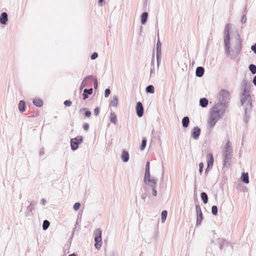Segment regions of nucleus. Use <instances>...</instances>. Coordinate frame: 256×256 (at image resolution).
<instances>
[{
    "mask_svg": "<svg viewBox=\"0 0 256 256\" xmlns=\"http://www.w3.org/2000/svg\"><path fill=\"white\" fill-rule=\"evenodd\" d=\"M220 96V102L210 109L208 123L211 128L214 127L218 120L224 116L230 100V94L227 90H222Z\"/></svg>",
    "mask_w": 256,
    "mask_h": 256,
    "instance_id": "obj_1",
    "label": "nucleus"
},
{
    "mask_svg": "<svg viewBox=\"0 0 256 256\" xmlns=\"http://www.w3.org/2000/svg\"><path fill=\"white\" fill-rule=\"evenodd\" d=\"M231 24H226L224 30V51L227 56L230 57V58H232V54L230 53V31L231 30Z\"/></svg>",
    "mask_w": 256,
    "mask_h": 256,
    "instance_id": "obj_2",
    "label": "nucleus"
},
{
    "mask_svg": "<svg viewBox=\"0 0 256 256\" xmlns=\"http://www.w3.org/2000/svg\"><path fill=\"white\" fill-rule=\"evenodd\" d=\"M240 104L244 106V111H250L252 109V99L250 93H242L240 94Z\"/></svg>",
    "mask_w": 256,
    "mask_h": 256,
    "instance_id": "obj_3",
    "label": "nucleus"
},
{
    "mask_svg": "<svg viewBox=\"0 0 256 256\" xmlns=\"http://www.w3.org/2000/svg\"><path fill=\"white\" fill-rule=\"evenodd\" d=\"M202 148H203V147ZM202 156H206L207 158V167L204 172L205 174L206 175L208 173L210 170L212 168L214 162V156L212 153L208 152L207 149H202Z\"/></svg>",
    "mask_w": 256,
    "mask_h": 256,
    "instance_id": "obj_4",
    "label": "nucleus"
},
{
    "mask_svg": "<svg viewBox=\"0 0 256 256\" xmlns=\"http://www.w3.org/2000/svg\"><path fill=\"white\" fill-rule=\"evenodd\" d=\"M94 247L99 250L102 245V231L100 228L96 229L94 232Z\"/></svg>",
    "mask_w": 256,
    "mask_h": 256,
    "instance_id": "obj_5",
    "label": "nucleus"
},
{
    "mask_svg": "<svg viewBox=\"0 0 256 256\" xmlns=\"http://www.w3.org/2000/svg\"><path fill=\"white\" fill-rule=\"evenodd\" d=\"M82 142L83 138L80 136L71 138L70 140V144L72 150L74 151L76 150L78 148L79 144L82 143Z\"/></svg>",
    "mask_w": 256,
    "mask_h": 256,
    "instance_id": "obj_6",
    "label": "nucleus"
},
{
    "mask_svg": "<svg viewBox=\"0 0 256 256\" xmlns=\"http://www.w3.org/2000/svg\"><path fill=\"white\" fill-rule=\"evenodd\" d=\"M144 182L146 185L151 184H156V182H158V180L156 178L150 177V170H145Z\"/></svg>",
    "mask_w": 256,
    "mask_h": 256,
    "instance_id": "obj_7",
    "label": "nucleus"
},
{
    "mask_svg": "<svg viewBox=\"0 0 256 256\" xmlns=\"http://www.w3.org/2000/svg\"><path fill=\"white\" fill-rule=\"evenodd\" d=\"M156 55L158 69L162 60V44L159 39L158 40L156 44Z\"/></svg>",
    "mask_w": 256,
    "mask_h": 256,
    "instance_id": "obj_8",
    "label": "nucleus"
},
{
    "mask_svg": "<svg viewBox=\"0 0 256 256\" xmlns=\"http://www.w3.org/2000/svg\"><path fill=\"white\" fill-rule=\"evenodd\" d=\"M196 226H199L203 220V214L200 206L198 204L196 205Z\"/></svg>",
    "mask_w": 256,
    "mask_h": 256,
    "instance_id": "obj_9",
    "label": "nucleus"
},
{
    "mask_svg": "<svg viewBox=\"0 0 256 256\" xmlns=\"http://www.w3.org/2000/svg\"><path fill=\"white\" fill-rule=\"evenodd\" d=\"M36 204V202L34 200L30 202V204L26 207V212H25L26 217H30L32 215V210L35 209Z\"/></svg>",
    "mask_w": 256,
    "mask_h": 256,
    "instance_id": "obj_10",
    "label": "nucleus"
},
{
    "mask_svg": "<svg viewBox=\"0 0 256 256\" xmlns=\"http://www.w3.org/2000/svg\"><path fill=\"white\" fill-rule=\"evenodd\" d=\"M242 93H250L251 83L248 80L244 79L242 82Z\"/></svg>",
    "mask_w": 256,
    "mask_h": 256,
    "instance_id": "obj_11",
    "label": "nucleus"
},
{
    "mask_svg": "<svg viewBox=\"0 0 256 256\" xmlns=\"http://www.w3.org/2000/svg\"><path fill=\"white\" fill-rule=\"evenodd\" d=\"M232 153H227L223 152L222 155L224 156L223 165L224 166H227L230 164V161L232 157Z\"/></svg>",
    "mask_w": 256,
    "mask_h": 256,
    "instance_id": "obj_12",
    "label": "nucleus"
},
{
    "mask_svg": "<svg viewBox=\"0 0 256 256\" xmlns=\"http://www.w3.org/2000/svg\"><path fill=\"white\" fill-rule=\"evenodd\" d=\"M136 114L139 118H140L143 116L144 110L142 104L140 102H138L136 103Z\"/></svg>",
    "mask_w": 256,
    "mask_h": 256,
    "instance_id": "obj_13",
    "label": "nucleus"
},
{
    "mask_svg": "<svg viewBox=\"0 0 256 256\" xmlns=\"http://www.w3.org/2000/svg\"><path fill=\"white\" fill-rule=\"evenodd\" d=\"M238 40L236 42V44L234 47V49H235L234 52H236V56H238L240 54V53L242 50V42L240 40V36L238 34Z\"/></svg>",
    "mask_w": 256,
    "mask_h": 256,
    "instance_id": "obj_14",
    "label": "nucleus"
},
{
    "mask_svg": "<svg viewBox=\"0 0 256 256\" xmlns=\"http://www.w3.org/2000/svg\"><path fill=\"white\" fill-rule=\"evenodd\" d=\"M200 128L198 126H195L192 130L191 136L194 139L197 140L200 137Z\"/></svg>",
    "mask_w": 256,
    "mask_h": 256,
    "instance_id": "obj_15",
    "label": "nucleus"
},
{
    "mask_svg": "<svg viewBox=\"0 0 256 256\" xmlns=\"http://www.w3.org/2000/svg\"><path fill=\"white\" fill-rule=\"evenodd\" d=\"M8 15L6 12H3L0 16V23L2 25H6L8 22Z\"/></svg>",
    "mask_w": 256,
    "mask_h": 256,
    "instance_id": "obj_16",
    "label": "nucleus"
},
{
    "mask_svg": "<svg viewBox=\"0 0 256 256\" xmlns=\"http://www.w3.org/2000/svg\"><path fill=\"white\" fill-rule=\"evenodd\" d=\"M121 158L123 162H127L130 158L128 152L125 150H123L121 154Z\"/></svg>",
    "mask_w": 256,
    "mask_h": 256,
    "instance_id": "obj_17",
    "label": "nucleus"
},
{
    "mask_svg": "<svg viewBox=\"0 0 256 256\" xmlns=\"http://www.w3.org/2000/svg\"><path fill=\"white\" fill-rule=\"evenodd\" d=\"M223 152H227L228 154L232 153V148L230 140L227 141L226 142L224 147Z\"/></svg>",
    "mask_w": 256,
    "mask_h": 256,
    "instance_id": "obj_18",
    "label": "nucleus"
},
{
    "mask_svg": "<svg viewBox=\"0 0 256 256\" xmlns=\"http://www.w3.org/2000/svg\"><path fill=\"white\" fill-rule=\"evenodd\" d=\"M92 88H90L89 89L85 88L84 90V93L82 94V99L84 100H86L88 98L89 95H90L92 94Z\"/></svg>",
    "mask_w": 256,
    "mask_h": 256,
    "instance_id": "obj_19",
    "label": "nucleus"
},
{
    "mask_svg": "<svg viewBox=\"0 0 256 256\" xmlns=\"http://www.w3.org/2000/svg\"><path fill=\"white\" fill-rule=\"evenodd\" d=\"M93 78V76L91 75H89L86 76L82 81V84H80V90L82 91L84 87H85L87 85L88 81L92 80Z\"/></svg>",
    "mask_w": 256,
    "mask_h": 256,
    "instance_id": "obj_20",
    "label": "nucleus"
},
{
    "mask_svg": "<svg viewBox=\"0 0 256 256\" xmlns=\"http://www.w3.org/2000/svg\"><path fill=\"white\" fill-rule=\"evenodd\" d=\"M241 181L245 184L249 183V176L248 172H243L242 174L240 177Z\"/></svg>",
    "mask_w": 256,
    "mask_h": 256,
    "instance_id": "obj_21",
    "label": "nucleus"
},
{
    "mask_svg": "<svg viewBox=\"0 0 256 256\" xmlns=\"http://www.w3.org/2000/svg\"><path fill=\"white\" fill-rule=\"evenodd\" d=\"M218 243L220 245V249L222 250L224 247L227 246L228 242L224 238H219L218 240Z\"/></svg>",
    "mask_w": 256,
    "mask_h": 256,
    "instance_id": "obj_22",
    "label": "nucleus"
},
{
    "mask_svg": "<svg viewBox=\"0 0 256 256\" xmlns=\"http://www.w3.org/2000/svg\"><path fill=\"white\" fill-rule=\"evenodd\" d=\"M204 72V68L202 66H198L196 70V75L197 77L201 78Z\"/></svg>",
    "mask_w": 256,
    "mask_h": 256,
    "instance_id": "obj_23",
    "label": "nucleus"
},
{
    "mask_svg": "<svg viewBox=\"0 0 256 256\" xmlns=\"http://www.w3.org/2000/svg\"><path fill=\"white\" fill-rule=\"evenodd\" d=\"M148 13L146 12H143L140 16V22L143 25L145 24L148 21Z\"/></svg>",
    "mask_w": 256,
    "mask_h": 256,
    "instance_id": "obj_24",
    "label": "nucleus"
},
{
    "mask_svg": "<svg viewBox=\"0 0 256 256\" xmlns=\"http://www.w3.org/2000/svg\"><path fill=\"white\" fill-rule=\"evenodd\" d=\"M32 103L36 106L40 108L43 105V101L40 98H36L33 99Z\"/></svg>",
    "mask_w": 256,
    "mask_h": 256,
    "instance_id": "obj_25",
    "label": "nucleus"
},
{
    "mask_svg": "<svg viewBox=\"0 0 256 256\" xmlns=\"http://www.w3.org/2000/svg\"><path fill=\"white\" fill-rule=\"evenodd\" d=\"M18 110L21 112H24L26 111V102L24 100H21L20 101L18 106Z\"/></svg>",
    "mask_w": 256,
    "mask_h": 256,
    "instance_id": "obj_26",
    "label": "nucleus"
},
{
    "mask_svg": "<svg viewBox=\"0 0 256 256\" xmlns=\"http://www.w3.org/2000/svg\"><path fill=\"white\" fill-rule=\"evenodd\" d=\"M208 103V100L206 98H201L200 100V106L202 108H206Z\"/></svg>",
    "mask_w": 256,
    "mask_h": 256,
    "instance_id": "obj_27",
    "label": "nucleus"
},
{
    "mask_svg": "<svg viewBox=\"0 0 256 256\" xmlns=\"http://www.w3.org/2000/svg\"><path fill=\"white\" fill-rule=\"evenodd\" d=\"M190 124V119L188 116H186L182 119V125L184 128H187Z\"/></svg>",
    "mask_w": 256,
    "mask_h": 256,
    "instance_id": "obj_28",
    "label": "nucleus"
},
{
    "mask_svg": "<svg viewBox=\"0 0 256 256\" xmlns=\"http://www.w3.org/2000/svg\"><path fill=\"white\" fill-rule=\"evenodd\" d=\"M157 182H156V184H148L149 186L152 188V195L154 197L157 196V190L156 189L157 186Z\"/></svg>",
    "mask_w": 256,
    "mask_h": 256,
    "instance_id": "obj_29",
    "label": "nucleus"
},
{
    "mask_svg": "<svg viewBox=\"0 0 256 256\" xmlns=\"http://www.w3.org/2000/svg\"><path fill=\"white\" fill-rule=\"evenodd\" d=\"M118 103V97L116 96H114L113 97L112 100L110 103V106L116 107L117 106Z\"/></svg>",
    "mask_w": 256,
    "mask_h": 256,
    "instance_id": "obj_30",
    "label": "nucleus"
},
{
    "mask_svg": "<svg viewBox=\"0 0 256 256\" xmlns=\"http://www.w3.org/2000/svg\"><path fill=\"white\" fill-rule=\"evenodd\" d=\"M201 199L204 204H206L208 202V196L206 192H202L200 194Z\"/></svg>",
    "mask_w": 256,
    "mask_h": 256,
    "instance_id": "obj_31",
    "label": "nucleus"
},
{
    "mask_svg": "<svg viewBox=\"0 0 256 256\" xmlns=\"http://www.w3.org/2000/svg\"><path fill=\"white\" fill-rule=\"evenodd\" d=\"M110 122L114 124H116L117 121V117L114 112H111L110 117Z\"/></svg>",
    "mask_w": 256,
    "mask_h": 256,
    "instance_id": "obj_32",
    "label": "nucleus"
},
{
    "mask_svg": "<svg viewBox=\"0 0 256 256\" xmlns=\"http://www.w3.org/2000/svg\"><path fill=\"white\" fill-rule=\"evenodd\" d=\"M146 92L148 94H153L154 92V88L152 85H148L146 88Z\"/></svg>",
    "mask_w": 256,
    "mask_h": 256,
    "instance_id": "obj_33",
    "label": "nucleus"
},
{
    "mask_svg": "<svg viewBox=\"0 0 256 256\" xmlns=\"http://www.w3.org/2000/svg\"><path fill=\"white\" fill-rule=\"evenodd\" d=\"M154 57V56H153V57L152 59V62H151V68L150 70V76H152L155 73Z\"/></svg>",
    "mask_w": 256,
    "mask_h": 256,
    "instance_id": "obj_34",
    "label": "nucleus"
},
{
    "mask_svg": "<svg viewBox=\"0 0 256 256\" xmlns=\"http://www.w3.org/2000/svg\"><path fill=\"white\" fill-rule=\"evenodd\" d=\"M168 215V212L166 210H164L162 211L161 214V221L162 222H164L166 218Z\"/></svg>",
    "mask_w": 256,
    "mask_h": 256,
    "instance_id": "obj_35",
    "label": "nucleus"
},
{
    "mask_svg": "<svg viewBox=\"0 0 256 256\" xmlns=\"http://www.w3.org/2000/svg\"><path fill=\"white\" fill-rule=\"evenodd\" d=\"M249 70L252 74H256V66L254 64H250L248 66Z\"/></svg>",
    "mask_w": 256,
    "mask_h": 256,
    "instance_id": "obj_36",
    "label": "nucleus"
},
{
    "mask_svg": "<svg viewBox=\"0 0 256 256\" xmlns=\"http://www.w3.org/2000/svg\"><path fill=\"white\" fill-rule=\"evenodd\" d=\"M146 142L147 140L146 138L144 137L142 139V143L140 144V148L142 150H143L144 149H145L146 146Z\"/></svg>",
    "mask_w": 256,
    "mask_h": 256,
    "instance_id": "obj_37",
    "label": "nucleus"
},
{
    "mask_svg": "<svg viewBox=\"0 0 256 256\" xmlns=\"http://www.w3.org/2000/svg\"><path fill=\"white\" fill-rule=\"evenodd\" d=\"M50 225V222L48 220H44L42 224V229L44 230H46Z\"/></svg>",
    "mask_w": 256,
    "mask_h": 256,
    "instance_id": "obj_38",
    "label": "nucleus"
},
{
    "mask_svg": "<svg viewBox=\"0 0 256 256\" xmlns=\"http://www.w3.org/2000/svg\"><path fill=\"white\" fill-rule=\"evenodd\" d=\"M82 111L85 112L84 115L87 118H89L92 114L90 110H87L86 108H82L80 110V112Z\"/></svg>",
    "mask_w": 256,
    "mask_h": 256,
    "instance_id": "obj_39",
    "label": "nucleus"
},
{
    "mask_svg": "<svg viewBox=\"0 0 256 256\" xmlns=\"http://www.w3.org/2000/svg\"><path fill=\"white\" fill-rule=\"evenodd\" d=\"M212 212L213 215L216 216L218 215V209L216 206H212Z\"/></svg>",
    "mask_w": 256,
    "mask_h": 256,
    "instance_id": "obj_40",
    "label": "nucleus"
},
{
    "mask_svg": "<svg viewBox=\"0 0 256 256\" xmlns=\"http://www.w3.org/2000/svg\"><path fill=\"white\" fill-rule=\"evenodd\" d=\"M80 222V220L79 221V220H78V218L76 220V222L75 228H74V232L75 230H76L77 227H78V230H80V226L79 224Z\"/></svg>",
    "mask_w": 256,
    "mask_h": 256,
    "instance_id": "obj_41",
    "label": "nucleus"
},
{
    "mask_svg": "<svg viewBox=\"0 0 256 256\" xmlns=\"http://www.w3.org/2000/svg\"><path fill=\"white\" fill-rule=\"evenodd\" d=\"M81 204L79 202H76L74 203V204L73 206V208L75 210H78L80 207Z\"/></svg>",
    "mask_w": 256,
    "mask_h": 256,
    "instance_id": "obj_42",
    "label": "nucleus"
},
{
    "mask_svg": "<svg viewBox=\"0 0 256 256\" xmlns=\"http://www.w3.org/2000/svg\"><path fill=\"white\" fill-rule=\"evenodd\" d=\"M250 111H246V112L244 111V122L247 123L248 121V119L250 118V116L248 114V112H250Z\"/></svg>",
    "mask_w": 256,
    "mask_h": 256,
    "instance_id": "obj_43",
    "label": "nucleus"
},
{
    "mask_svg": "<svg viewBox=\"0 0 256 256\" xmlns=\"http://www.w3.org/2000/svg\"><path fill=\"white\" fill-rule=\"evenodd\" d=\"M198 166H199V172H200V174H202V172H203V168H204V163L202 162H200Z\"/></svg>",
    "mask_w": 256,
    "mask_h": 256,
    "instance_id": "obj_44",
    "label": "nucleus"
},
{
    "mask_svg": "<svg viewBox=\"0 0 256 256\" xmlns=\"http://www.w3.org/2000/svg\"><path fill=\"white\" fill-rule=\"evenodd\" d=\"M246 15H245V14H243L242 16L240 22L242 24H245L246 22Z\"/></svg>",
    "mask_w": 256,
    "mask_h": 256,
    "instance_id": "obj_45",
    "label": "nucleus"
},
{
    "mask_svg": "<svg viewBox=\"0 0 256 256\" xmlns=\"http://www.w3.org/2000/svg\"><path fill=\"white\" fill-rule=\"evenodd\" d=\"M72 102L70 100H66L64 102V105L66 106H68V107L72 105Z\"/></svg>",
    "mask_w": 256,
    "mask_h": 256,
    "instance_id": "obj_46",
    "label": "nucleus"
},
{
    "mask_svg": "<svg viewBox=\"0 0 256 256\" xmlns=\"http://www.w3.org/2000/svg\"><path fill=\"white\" fill-rule=\"evenodd\" d=\"M98 57V54L96 52H93L90 56V58L92 60L96 59Z\"/></svg>",
    "mask_w": 256,
    "mask_h": 256,
    "instance_id": "obj_47",
    "label": "nucleus"
},
{
    "mask_svg": "<svg viewBox=\"0 0 256 256\" xmlns=\"http://www.w3.org/2000/svg\"><path fill=\"white\" fill-rule=\"evenodd\" d=\"M110 94V90L109 88H106L104 91V96L108 98Z\"/></svg>",
    "mask_w": 256,
    "mask_h": 256,
    "instance_id": "obj_48",
    "label": "nucleus"
},
{
    "mask_svg": "<svg viewBox=\"0 0 256 256\" xmlns=\"http://www.w3.org/2000/svg\"><path fill=\"white\" fill-rule=\"evenodd\" d=\"M98 86V82L96 78H94V89H96Z\"/></svg>",
    "mask_w": 256,
    "mask_h": 256,
    "instance_id": "obj_49",
    "label": "nucleus"
},
{
    "mask_svg": "<svg viewBox=\"0 0 256 256\" xmlns=\"http://www.w3.org/2000/svg\"><path fill=\"white\" fill-rule=\"evenodd\" d=\"M84 130H88L89 128V124L88 123H84L82 126Z\"/></svg>",
    "mask_w": 256,
    "mask_h": 256,
    "instance_id": "obj_50",
    "label": "nucleus"
},
{
    "mask_svg": "<svg viewBox=\"0 0 256 256\" xmlns=\"http://www.w3.org/2000/svg\"><path fill=\"white\" fill-rule=\"evenodd\" d=\"M145 170H150V162L148 161L146 164Z\"/></svg>",
    "mask_w": 256,
    "mask_h": 256,
    "instance_id": "obj_51",
    "label": "nucleus"
},
{
    "mask_svg": "<svg viewBox=\"0 0 256 256\" xmlns=\"http://www.w3.org/2000/svg\"><path fill=\"white\" fill-rule=\"evenodd\" d=\"M148 186H149L148 185H146V184H144L143 186H142V188L144 190V192H147L149 190L148 188Z\"/></svg>",
    "mask_w": 256,
    "mask_h": 256,
    "instance_id": "obj_52",
    "label": "nucleus"
},
{
    "mask_svg": "<svg viewBox=\"0 0 256 256\" xmlns=\"http://www.w3.org/2000/svg\"><path fill=\"white\" fill-rule=\"evenodd\" d=\"M251 50L256 54V43L251 46Z\"/></svg>",
    "mask_w": 256,
    "mask_h": 256,
    "instance_id": "obj_53",
    "label": "nucleus"
},
{
    "mask_svg": "<svg viewBox=\"0 0 256 256\" xmlns=\"http://www.w3.org/2000/svg\"><path fill=\"white\" fill-rule=\"evenodd\" d=\"M100 108L98 107H96L94 110V114L96 116H98L99 114Z\"/></svg>",
    "mask_w": 256,
    "mask_h": 256,
    "instance_id": "obj_54",
    "label": "nucleus"
},
{
    "mask_svg": "<svg viewBox=\"0 0 256 256\" xmlns=\"http://www.w3.org/2000/svg\"><path fill=\"white\" fill-rule=\"evenodd\" d=\"M146 196H147V194H146V192L142 193L140 196L141 198L144 200H145V199L146 198Z\"/></svg>",
    "mask_w": 256,
    "mask_h": 256,
    "instance_id": "obj_55",
    "label": "nucleus"
},
{
    "mask_svg": "<svg viewBox=\"0 0 256 256\" xmlns=\"http://www.w3.org/2000/svg\"><path fill=\"white\" fill-rule=\"evenodd\" d=\"M39 115V113L38 112H36L35 114H34L32 115H30L28 116V118H35L36 117Z\"/></svg>",
    "mask_w": 256,
    "mask_h": 256,
    "instance_id": "obj_56",
    "label": "nucleus"
},
{
    "mask_svg": "<svg viewBox=\"0 0 256 256\" xmlns=\"http://www.w3.org/2000/svg\"><path fill=\"white\" fill-rule=\"evenodd\" d=\"M44 148H42L40 149V156H42V155H44Z\"/></svg>",
    "mask_w": 256,
    "mask_h": 256,
    "instance_id": "obj_57",
    "label": "nucleus"
},
{
    "mask_svg": "<svg viewBox=\"0 0 256 256\" xmlns=\"http://www.w3.org/2000/svg\"><path fill=\"white\" fill-rule=\"evenodd\" d=\"M105 0H98V4L100 6H102Z\"/></svg>",
    "mask_w": 256,
    "mask_h": 256,
    "instance_id": "obj_58",
    "label": "nucleus"
},
{
    "mask_svg": "<svg viewBox=\"0 0 256 256\" xmlns=\"http://www.w3.org/2000/svg\"><path fill=\"white\" fill-rule=\"evenodd\" d=\"M252 82L256 86V75L254 77V78L252 80Z\"/></svg>",
    "mask_w": 256,
    "mask_h": 256,
    "instance_id": "obj_59",
    "label": "nucleus"
},
{
    "mask_svg": "<svg viewBox=\"0 0 256 256\" xmlns=\"http://www.w3.org/2000/svg\"><path fill=\"white\" fill-rule=\"evenodd\" d=\"M46 203V200L44 199V198H42V200H41V204L43 205H45Z\"/></svg>",
    "mask_w": 256,
    "mask_h": 256,
    "instance_id": "obj_60",
    "label": "nucleus"
},
{
    "mask_svg": "<svg viewBox=\"0 0 256 256\" xmlns=\"http://www.w3.org/2000/svg\"><path fill=\"white\" fill-rule=\"evenodd\" d=\"M247 12H248V10L246 8V6L244 8V12H243V14H245V15H246Z\"/></svg>",
    "mask_w": 256,
    "mask_h": 256,
    "instance_id": "obj_61",
    "label": "nucleus"
},
{
    "mask_svg": "<svg viewBox=\"0 0 256 256\" xmlns=\"http://www.w3.org/2000/svg\"><path fill=\"white\" fill-rule=\"evenodd\" d=\"M110 256H118L116 253L112 252Z\"/></svg>",
    "mask_w": 256,
    "mask_h": 256,
    "instance_id": "obj_62",
    "label": "nucleus"
},
{
    "mask_svg": "<svg viewBox=\"0 0 256 256\" xmlns=\"http://www.w3.org/2000/svg\"><path fill=\"white\" fill-rule=\"evenodd\" d=\"M68 256H78V255L76 253H72L69 254Z\"/></svg>",
    "mask_w": 256,
    "mask_h": 256,
    "instance_id": "obj_63",
    "label": "nucleus"
},
{
    "mask_svg": "<svg viewBox=\"0 0 256 256\" xmlns=\"http://www.w3.org/2000/svg\"><path fill=\"white\" fill-rule=\"evenodd\" d=\"M163 174H164V171L162 172V180H163V178H164Z\"/></svg>",
    "mask_w": 256,
    "mask_h": 256,
    "instance_id": "obj_64",
    "label": "nucleus"
}]
</instances>
